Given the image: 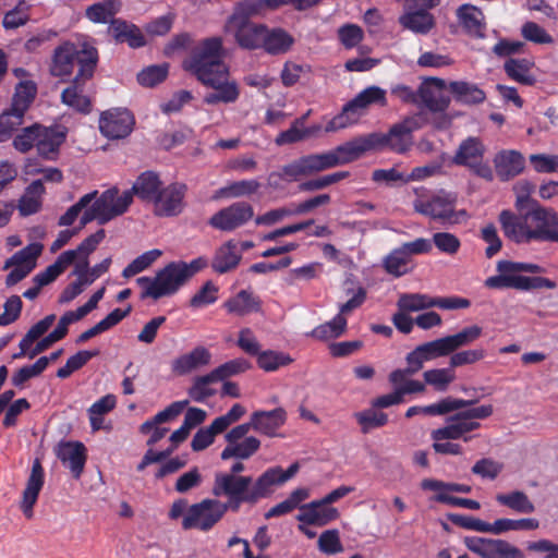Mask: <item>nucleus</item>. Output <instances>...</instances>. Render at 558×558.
Returning <instances> with one entry per match:
<instances>
[{
	"label": "nucleus",
	"instance_id": "64",
	"mask_svg": "<svg viewBox=\"0 0 558 558\" xmlns=\"http://www.w3.org/2000/svg\"><path fill=\"white\" fill-rule=\"evenodd\" d=\"M530 165L537 173H557L558 155L532 154L529 156Z\"/></svg>",
	"mask_w": 558,
	"mask_h": 558
},
{
	"label": "nucleus",
	"instance_id": "42",
	"mask_svg": "<svg viewBox=\"0 0 558 558\" xmlns=\"http://www.w3.org/2000/svg\"><path fill=\"white\" fill-rule=\"evenodd\" d=\"M412 259L399 246L393 248L383 260V267L387 274L399 278L412 271Z\"/></svg>",
	"mask_w": 558,
	"mask_h": 558
},
{
	"label": "nucleus",
	"instance_id": "58",
	"mask_svg": "<svg viewBox=\"0 0 558 558\" xmlns=\"http://www.w3.org/2000/svg\"><path fill=\"white\" fill-rule=\"evenodd\" d=\"M251 366V363L246 359L238 357L219 365L211 372L217 381H225L232 376L245 373Z\"/></svg>",
	"mask_w": 558,
	"mask_h": 558
},
{
	"label": "nucleus",
	"instance_id": "55",
	"mask_svg": "<svg viewBox=\"0 0 558 558\" xmlns=\"http://www.w3.org/2000/svg\"><path fill=\"white\" fill-rule=\"evenodd\" d=\"M217 383L213 372L206 375L197 376L189 389V396L195 402H204L206 399L216 395V390L210 384Z\"/></svg>",
	"mask_w": 558,
	"mask_h": 558
},
{
	"label": "nucleus",
	"instance_id": "60",
	"mask_svg": "<svg viewBox=\"0 0 558 558\" xmlns=\"http://www.w3.org/2000/svg\"><path fill=\"white\" fill-rule=\"evenodd\" d=\"M160 250L154 248L143 253L133 259L122 271L124 278H131L147 269L154 262L161 256Z\"/></svg>",
	"mask_w": 558,
	"mask_h": 558
},
{
	"label": "nucleus",
	"instance_id": "26",
	"mask_svg": "<svg viewBox=\"0 0 558 558\" xmlns=\"http://www.w3.org/2000/svg\"><path fill=\"white\" fill-rule=\"evenodd\" d=\"M35 267V243H29L26 247L15 253L5 262L4 268H12L7 276V284L13 286L24 279Z\"/></svg>",
	"mask_w": 558,
	"mask_h": 558
},
{
	"label": "nucleus",
	"instance_id": "43",
	"mask_svg": "<svg viewBox=\"0 0 558 558\" xmlns=\"http://www.w3.org/2000/svg\"><path fill=\"white\" fill-rule=\"evenodd\" d=\"M73 264V253L62 252L56 262L49 265L43 272L37 275V289L54 281L68 267Z\"/></svg>",
	"mask_w": 558,
	"mask_h": 558
},
{
	"label": "nucleus",
	"instance_id": "63",
	"mask_svg": "<svg viewBox=\"0 0 558 558\" xmlns=\"http://www.w3.org/2000/svg\"><path fill=\"white\" fill-rule=\"evenodd\" d=\"M168 76V64L149 65L137 74V82L145 87H154Z\"/></svg>",
	"mask_w": 558,
	"mask_h": 558
},
{
	"label": "nucleus",
	"instance_id": "22",
	"mask_svg": "<svg viewBox=\"0 0 558 558\" xmlns=\"http://www.w3.org/2000/svg\"><path fill=\"white\" fill-rule=\"evenodd\" d=\"M95 202L100 205L102 222H108L128 210L132 204V191H124L120 195L119 190L112 187L102 192Z\"/></svg>",
	"mask_w": 558,
	"mask_h": 558
},
{
	"label": "nucleus",
	"instance_id": "33",
	"mask_svg": "<svg viewBox=\"0 0 558 558\" xmlns=\"http://www.w3.org/2000/svg\"><path fill=\"white\" fill-rule=\"evenodd\" d=\"M293 44V36L286 29L281 27L268 28L266 26L262 49L267 53L274 56L286 53L291 49Z\"/></svg>",
	"mask_w": 558,
	"mask_h": 558
},
{
	"label": "nucleus",
	"instance_id": "17",
	"mask_svg": "<svg viewBox=\"0 0 558 558\" xmlns=\"http://www.w3.org/2000/svg\"><path fill=\"white\" fill-rule=\"evenodd\" d=\"M446 81L439 77H426L418 86L417 104L424 105L430 112H445L451 99L444 94Z\"/></svg>",
	"mask_w": 558,
	"mask_h": 558
},
{
	"label": "nucleus",
	"instance_id": "44",
	"mask_svg": "<svg viewBox=\"0 0 558 558\" xmlns=\"http://www.w3.org/2000/svg\"><path fill=\"white\" fill-rule=\"evenodd\" d=\"M539 527V521L535 518H522V519H497L494 523H490L492 534H502L509 531H534Z\"/></svg>",
	"mask_w": 558,
	"mask_h": 558
},
{
	"label": "nucleus",
	"instance_id": "29",
	"mask_svg": "<svg viewBox=\"0 0 558 558\" xmlns=\"http://www.w3.org/2000/svg\"><path fill=\"white\" fill-rule=\"evenodd\" d=\"M476 400H464L457 399L452 397H447L441 399L440 401L428 404V405H413L410 407L405 412L407 418H412L415 415L424 414V415H444L460 409L469 408L473 405Z\"/></svg>",
	"mask_w": 558,
	"mask_h": 558
},
{
	"label": "nucleus",
	"instance_id": "48",
	"mask_svg": "<svg viewBox=\"0 0 558 558\" xmlns=\"http://www.w3.org/2000/svg\"><path fill=\"white\" fill-rule=\"evenodd\" d=\"M426 385L432 386L436 391L445 392L456 379L454 371L449 366L445 368H433L423 373Z\"/></svg>",
	"mask_w": 558,
	"mask_h": 558
},
{
	"label": "nucleus",
	"instance_id": "3",
	"mask_svg": "<svg viewBox=\"0 0 558 558\" xmlns=\"http://www.w3.org/2000/svg\"><path fill=\"white\" fill-rule=\"evenodd\" d=\"M506 238L517 244L558 243V213L536 204L525 214L504 209L498 216Z\"/></svg>",
	"mask_w": 558,
	"mask_h": 558
},
{
	"label": "nucleus",
	"instance_id": "31",
	"mask_svg": "<svg viewBox=\"0 0 558 558\" xmlns=\"http://www.w3.org/2000/svg\"><path fill=\"white\" fill-rule=\"evenodd\" d=\"M211 353L203 345L194 348L191 352L182 354L172 362V372L178 375H186L192 371L210 363Z\"/></svg>",
	"mask_w": 558,
	"mask_h": 558
},
{
	"label": "nucleus",
	"instance_id": "30",
	"mask_svg": "<svg viewBox=\"0 0 558 558\" xmlns=\"http://www.w3.org/2000/svg\"><path fill=\"white\" fill-rule=\"evenodd\" d=\"M241 259L242 253L238 250L236 242L229 240L216 250L210 266L215 272L223 275L234 270Z\"/></svg>",
	"mask_w": 558,
	"mask_h": 558
},
{
	"label": "nucleus",
	"instance_id": "36",
	"mask_svg": "<svg viewBox=\"0 0 558 558\" xmlns=\"http://www.w3.org/2000/svg\"><path fill=\"white\" fill-rule=\"evenodd\" d=\"M160 190L159 175L154 171H145L137 177L130 191H132V197L136 195L144 202L154 203Z\"/></svg>",
	"mask_w": 558,
	"mask_h": 558
},
{
	"label": "nucleus",
	"instance_id": "7",
	"mask_svg": "<svg viewBox=\"0 0 558 558\" xmlns=\"http://www.w3.org/2000/svg\"><path fill=\"white\" fill-rule=\"evenodd\" d=\"M223 40L213 36L201 40L182 62L184 71L194 75L201 83L213 82L210 77L222 73L228 66L223 61Z\"/></svg>",
	"mask_w": 558,
	"mask_h": 558
},
{
	"label": "nucleus",
	"instance_id": "57",
	"mask_svg": "<svg viewBox=\"0 0 558 558\" xmlns=\"http://www.w3.org/2000/svg\"><path fill=\"white\" fill-rule=\"evenodd\" d=\"M99 354V350H82L70 356L64 366L57 371V377L65 379L70 377L74 372L81 369L86 365L93 357Z\"/></svg>",
	"mask_w": 558,
	"mask_h": 558
},
{
	"label": "nucleus",
	"instance_id": "2",
	"mask_svg": "<svg viewBox=\"0 0 558 558\" xmlns=\"http://www.w3.org/2000/svg\"><path fill=\"white\" fill-rule=\"evenodd\" d=\"M421 126L418 116H410L392 124L386 133L372 132L353 137L332 149L337 165L353 162L369 151L388 150L399 155L405 154L413 146V132Z\"/></svg>",
	"mask_w": 558,
	"mask_h": 558
},
{
	"label": "nucleus",
	"instance_id": "9",
	"mask_svg": "<svg viewBox=\"0 0 558 558\" xmlns=\"http://www.w3.org/2000/svg\"><path fill=\"white\" fill-rule=\"evenodd\" d=\"M386 107L387 93L384 88L372 85L361 90L353 99L348 101L340 113L335 116L325 126L326 132H336L357 122L361 111L371 106Z\"/></svg>",
	"mask_w": 558,
	"mask_h": 558
},
{
	"label": "nucleus",
	"instance_id": "4",
	"mask_svg": "<svg viewBox=\"0 0 558 558\" xmlns=\"http://www.w3.org/2000/svg\"><path fill=\"white\" fill-rule=\"evenodd\" d=\"M207 257L199 256L190 263L171 262L160 269L154 278L143 276L136 279L142 288L141 299L159 300L174 293L195 274L208 267Z\"/></svg>",
	"mask_w": 558,
	"mask_h": 558
},
{
	"label": "nucleus",
	"instance_id": "54",
	"mask_svg": "<svg viewBox=\"0 0 558 558\" xmlns=\"http://www.w3.org/2000/svg\"><path fill=\"white\" fill-rule=\"evenodd\" d=\"M111 263V257H107L99 264L89 267V259L82 260L80 263H75L71 275H82L85 282L89 286L109 270Z\"/></svg>",
	"mask_w": 558,
	"mask_h": 558
},
{
	"label": "nucleus",
	"instance_id": "56",
	"mask_svg": "<svg viewBox=\"0 0 558 558\" xmlns=\"http://www.w3.org/2000/svg\"><path fill=\"white\" fill-rule=\"evenodd\" d=\"M482 327L472 325L463 328L454 335L446 336L445 339L447 341L450 353H453L458 349L473 343L482 336Z\"/></svg>",
	"mask_w": 558,
	"mask_h": 558
},
{
	"label": "nucleus",
	"instance_id": "14",
	"mask_svg": "<svg viewBox=\"0 0 558 558\" xmlns=\"http://www.w3.org/2000/svg\"><path fill=\"white\" fill-rule=\"evenodd\" d=\"M135 119L128 109H111L101 113L99 130L101 134L110 140L124 138L131 134Z\"/></svg>",
	"mask_w": 558,
	"mask_h": 558
},
{
	"label": "nucleus",
	"instance_id": "40",
	"mask_svg": "<svg viewBox=\"0 0 558 558\" xmlns=\"http://www.w3.org/2000/svg\"><path fill=\"white\" fill-rule=\"evenodd\" d=\"M131 306L129 305L126 310L121 308H114L112 312H110L104 319L98 322L95 326L92 328L85 330L82 332L77 339L76 343H84L92 339L93 337H96L110 328L117 326L121 320H123L129 314L131 313Z\"/></svg>",
	"mask_w": 558,
	"mask_h": 558
},
{
	"label": "nucleus",
	"instance_id": "6",
	"mask_svg": "<svg viewBox=\"0 0 558 558\" xmlns=\"http://www.w3.org/2000/svg\"><path fill=\"white\" fill-rule=\"evenodd\" d=\"M267 3L264 0H242L238 2L228 17L226 31L233 34L236 44L248 50L262 48L266 25L250 19L259 14Z\"/></svg>",
	"mask_w": 558,
	"mask_h": 558
},
{
	"label": "nucleus",
	"instance_id": "28",
	"mask_svg": "<svg viewBox=\"0 0 558 558\" xmlns=\"http://www.w3.org/2000/svg\"><path fill=\"white\" fill-rule=\"evenodd\" d=\"M253 429L268 437L277 436V430L284 425L287 412L279 407L270 411H255L251 414Z\"/></svg>",
	"mask_w": 558,
	"mask_h": 558
},
{
	"label": "nucleus",
	"instance_id": "59",
	"mask_svg": "<svg viewBox=\"0 0 558 558\" xmlns=\"http://www.w3.org/2000/svg\"><path fill=\"white\" fill-rule=\"evenodd\" d=\"M290 363H292L290 355L282 352L266 350L259 352L257 355V365L265 372L277 371L279 367L289 365Z\"/></svg>",
	"mask_w": 558,
	"mask_h": 558
},
{
	"label": "nucleus",
	"instance_id": "50",
	"mask_svg": "<svg viewBox=\"0 0 558 558\" xmlns=\"http://www.w3.org/2000/svg\"><path fill=\"white\" fill-rule=\"evenodd\" d=\"M187 403V400L172 402L165 410L158 412L153 418L144 422L140 427L141 433L148 434L156 425L166 423L177 417L179 414H181Z\"/></svg>",
	"mask_w": 558,
	"mask_h": 558
},
{
	"label": "nucleus",
	"instance_id": "8",
	"mask_svg": "<svg viewBox=\"0 0 558 558\" xmlns=\"http://www.w3.org/2000/svg\"><path fill=\"white\" fill-rule=\"evenodd\" d=\"M337 162L332 150L303 155L282 166L279 171L270 172L267 183L271 189L278 190L282 187V181L288 183L299 181L302 178L338 167Z\"/></svg>",
	"mask_w": 558,
	"mask_h": 558
},
{
	"label": "nucleus",
	"instance_id": "32",
	"mask_svg": "<svg viewBox=\"0 0 558 558\" xmlns=\"http://www.w3.org/2000/svg\"><path fill=\"white\" fill-rule=\"evenodd\" d=\"M485 151V145L480 137L469 136L460 143L452 162L469 168L474 162L483 159Z\"/></svg>",
	"mask_w": 558,
	"mask_h": 558
},
{
	"label": "nucleus",
	"instance_id": "21",
	"mask_svg": "<svg viewBox=\"0 0 558 558\" xmlns=\"http://www.w3.org/2000/svg\"><path fill=\"white\" fill-rule=\"evenodd\" d=\"M496 174L502 182L510 181L525 170V158L515 149H501L493 159Z\"/></svg>",
	"mask_w": 558,
	"mask_h": 558
},
{
	"label": "nucleus",
	"instance_id": "27",
	"mask_svg": "<svg viewBox=\"0 0 558 558\" xmlns=\"http://www.w3.org/2000/svg\"><path fill=\"white\" fill-rule=\"evenodd\" d=\"M108 34L116 44H128L133 49L142 48L146 45V38L141 28L122 19H112L110 21Z\"/></svg>",
	"mask_w": 558,
	"mask_h": 558
},
{
	"label": "nucleus",
	"instance_id": "45",
	"mask_svg": "<svg viewBox=\"0 0 558 558\" xmlns=\"http://www.w3.org/2000/svg\"><path fill=\"white\" fill-rule=\"evenodd\" d=\"M260 447V441L254 436L245 437L241 442H234L227 445L221 452L222 460H229L236 458L245 460L251 458Z\"/></svg>",
	"mask_w": 558,
	"mask_h": 558
},
{
	"label": "nucleus",
	"instance_id": "49",
	"mask_svg": "<svg viewBox=\"0 0 558 558\" xmlns=\"http://www.w3.org/2000/svg\"><path fill=\"white\" fill-rule=\"evenodd\" d=\"M260 183L255 179L241 180L219 189L215 195L218 197H242L248 196L258 191Z\"/></svg>",
	"mask_w": 558,
	"mask_h": 558
},
{
	"label": "nucleus",
	"instance_id": "10",
	"mask_svg": "<svg viewBox=\"0 0 558 558\" xmlns=\"http://www.w3.org/2000/svg\"><path fill=\"white\" fill-rule=\"evenodd\" d=\"M458 196L453 192L439 191L428 199H415L413 208L416 213L442 223H459L468 218L465 209L456 210Z\"/></svg>",
	"mask_w": 558,
	"mask_h": 558
},
{
	"label": "nucleus",
	"instance_id": "51",
	"mask_svg": "<svg viewBox=\"0 0 558 558\" xmlns=\"http://www.w3.org/2000/svg\"><path fill=\"white\" fill-rule=\"evenodd\" d=\"M497 276H522V272L527 274H543L545 268L538 264L524 263V262H512L501 259L497 263Z\"/></svg>",
	"mask_w": 558,
	"mask_h": 558
},
{
	"label": "nucleus",
	"instance_id": "61",
	"mask_svg": "<svg viewBox=\"0 0 558 558\" xmlns=\"http://www.w3.org/2000/svg\"><path fill=\"white\" fill-rule=\"evenodd\" d=\"M363 434L369 433L373 428L383 427L388 423V415L384 412L365 410L354 414Z\"/></svg>",
	"mask_w": 558,
	"mask_h": 558
},
{
	"label": "nucleus",
	"instance_id": "15",
	"mask_svg": "<svg viewBox=\"0 0 558 558\" xmlns=\"http://www.w3.org/2000/svg\"><path fill=\"white\" fill-rule=\"evenodd\" d=\"M68 132V128L60 123L50 126L37 123V156L48 160L57 159Z\"/></svg>",
	"mask_w": 558,
	"mask_h": 558
},
{
	"label": "nucleus",
	"instance_id": "20",
	"mask_svg": "<svg viewBox=\"0 0 558 558\" xmlns=\"http://www.w3.org/2000/svg\"><path fill=\"white\" fill-rule=\"evenodd\" d=\"M228 76L229 70L226 69L222 73L210 77L213 82L202 83L214 89V92L205 95L204 102L206 105L231 104L238 100L240 96L239 87L235 82H229Z\"/></svg>",
	"mask_w": 558,
	"mask_h": 558
},
{
	"label": "nucleus",
	"instance_id": "46",
	"mask_svg": "<svg viewBox=\"0 0 558 558\" xmlns=\"http://www.w3.org/2000/svg\"><path fill=\"white\" fill-rule=\"evenodd\" d=\"M347 318L337 314L330 322L315 327L311 336L317 340L326 341L340 337L347 329Z\"/></svg>",
	"mask_w": 558,
	"mask_h": 558
},
{
	"label": "nucleus",
	"instance_id": "35",
	"mask_svg": "<svg viewBox=\"0 0 558 558\" xmlns=\"http://www.w3.org/2000/svg\"><path fill=\"white\" fill-rule=\"evenodd\" d=\"M457 17L463 29L473 36H483L485 28L484 14L473 4H462L457 9Z\"/></svg>",
	"mask_w": 558,
	"mask_h": 558
},
{
	"label": "nucleus",
	"instance_id": "34",
	"mask_svg": "<svg viewBox=\"0 0 558 558\" xmlns=\"http://www.w3.org/2000/svg\"><path fill=\"white\" fill-rule=\"evenodd\" d=\"M449 90L454 100L462 105L473 106L483 104L486 99L485 92L476 84L465 81H453L449 84Z\"/></svg>",
	"mask_w": 558,
	"mask_h": 558
},
{
	"label": "nucleus",
	"instance_id": "19",
	"mask_svg": "<svg viewBox=\"0 0 558 558\" xmlns=\"http://www.w3.org/2000/svg\"><path fill=\"white\" fill-rule=\"evenodd\" d=\"M480 427L481 423L464 420L458 412L447 418V424L444 427L434 429L430 437L433 440H457L462 438L464 441H470L472 436H468V434Z\"/></svg>",
	"mask_w": 558,
	"mask_h": 558
},
{
	"label": "nucleus",
	"instance_id": "12",
	"mask_svg": "<svg viewBox=\"0 0 558 558\" xmlns=\"http://www.w3.org/2000/svg\"><path fill=\"white\" fill-rule=\"evenodd\" d=\"M464 545L481 558H525L519 547L501 538L469 536L464 538Z\"/></svg>",
	"mask_w": 558,
	"mask_h": 558
},
{
	"label": "nucleus",
	"instance_id": "62",
	"mask_svg": "<svg viewBox=\"0 0 558 558\" xmlns=\"http://www.w3.org/2000/svg\"><path fill=\"white\" fill-rule=\"evenodd\" d=\"M303 124L304 118L295 119L288 130L282 131L277 135L275 143L278 146H282L287 144H294L306 138L312 132L310 130H301L300 126H303Z\"/></svg>",
	"mask_w": 558,
	"mask_h": 558
},
{
	"label": "nucleus",
	"instance_id": "39",
	"mask_svg": "<svg viewBox=\"0 0 558 558\" xmlns=\"http://www.w3.org/2000/svg\"><path fill=\"white\" fill-rule=\"evenodd\" d=\"M533 65L534 63L525 58H509L504 64V70L512 81L525 86H533L536 83V77L531 73Z\"/></svg>",
	"mask_w": 558,
	"mask_h": 558
},
{
	"label": "nucleus",
	"instance_id": "37",
	"mask_svg": "<svg viewBox=\"0 0 558 558\" xmlns=\"http://www.w3.org/2000/svg\"><path fill=\"white\" fill-rule=\"evenodd\" d=\"M228 313L244 316L250 313H257L262 310V301L253 292L241 290L236 295L227 300L223 304Z\"/></svg>",
	"mask_w": 558,
	"mask_h": 558
},
{
	"label": "nucleus",
	"instance_id": "5",
	"mask_svg": "<svg viewBox=\"0 0 558 558\" xmlns=\"http://www.w3.org/2000/svg\"><path fill=\"white\" fill-rule=\"evenodd\" d=\"M98 59V50L95 47L65 41L54 49L49 71L52 76L62 81L69 78L75 68L77 73L74 77H93Z\"/></svg>",
	"mask_w": 558,
	"mask_h": 558
},
{
	"label": "nucleus",
	"instance_id": "38",
	"mask_svg": "<svg viewBox=\"0 0 558 558\" xmlns=\"http://www.w3.org/2000/svg\"><path fill=\"white\" fill-rule=\"evenodd\" d=\"M428 8L405 12L399 17V23L407 29L416 34H427L435 26V17Z\"/></svg>",
	"mask_w": 558,
	"mask_h": 558
},
{
	"label": "nucleus",
	"instance_id": "52",
	"mask_svg": "<svg viewBox=\"0 0 558 558\" xmlns=\"http://www.w3.org/2000/svg\"><path fill=\"white\" fill-rule=\"evenodd\" d=\"M435 298L422 293H404L400 295L397 306L403 312H417L434 307Z\"/></svg>",
	"mask_w": 558,
	"mask_h": 558
},
{
	"label": "nucleus",
	"instance_id": "24",
	"mask_svg": "<svg viewBox=\"0 0 558 558\" xmlns=\"http://www.w3.org/2000/svg\"><path fill=\"white\" fill-rule=\"evenodd\" d=\"M339 518V511L322 500H313L300 507L296 520L301 523L315 526H324Z\"/></svg>",
	"mask_w": 558,
	"mask_h": 558
},
{
	"label": "nucleus",
	"instance_id": "23",
	"mask_svg": "<svg viewBox=\"0 0 558 558\" xmlns=\"http://www.w3.org/2000/svg\"><path fill=\"white\" fill-rule=\"evenodd\" d=\"M184 193L185 186L177 183L161 189L154 202L155 214L165 217L179 215L183 209Z\"/></svg>",
	"mask_w": 558,
	"mask_h": 558
},
{
	"label": "nucleus",
	"instance_id": "41",
	"mask_svg": "<svg viewBox=\"0 0 558 558\" xmlns=\"http://www.w3.org/2000/svg\"><path fill=\"white\" fill-rule=\"evenodd\" d=\"M496 501L517 513L530 514L535 511V506L529 496L522 490H511L506 494H497Z\"/></svg>",
	"mask_w": 558,
	"mask_h": 558
},
{
	"label": "nucleus",
	"instance_id": "18",
	"mask_svg": "<svg viewBox=\"0 0 558 558\" xmlns=\"http://www.w3.org/2000/svg\"><path fill=\"white\" fill-rule=\"evenodd\" d=\"M57 457L71 471L75 480L81 477L87 460V449L83 442L75 440L59 442Z\"/></svg>",
	"mask_w": 558,
	"mask_h": 558
},
{
	"label": "nucleus",
	"instance_id": "16",
	"mask_svg": "<svg viewBox=\"0 0 558 558\" xmlns=\"http://www.w3.org/2000/svg\"><path fill=\"white\" fill-rule=\"evenodd\" d=\"M485 287L489 289H515L531 291L538 289H555L557 283L545 277L535 276H492L485 280Z\"/></svg>",
	"mask_w": 558,
	"mask_h": 558
},
{
	"label": "nucleus",
	"instance_id": "1",
	"mask_svg": "<svg viewBox=\"0 0 558 558\" xmlns=\"http://www.w3.org/2000/svg\"><path fill=\"white\" fill-rule=\"evenodd\" d=\"M248 478L232 475H215L211 493L216 498H205L193 504L183 515L182 529L210 531L228 511L238 512L243 504L256 505L264 495V482L248 492Z\"/></svg>",
	"mask_w": 558,
	"mask_h": 558
},
{
	"label": "nucleus",
	"instance_id": "13",
	"mask_svg": "<svg viewBox=\"0 0 558 558\" xmlns=\"http://www.w3.org/2000/svg\"><path fill=\"white\" fill-rule=\"evenodd\" d=\"M254 216L253 206L246 202H236L214 214L208 223L214 229L231 232L246 222Z\"/></svg>",
	"mask_w": 558,
	"mask_h": 558
},
{
	"label": "nucleus",
	"instance_id": "47",
	"mask_svg": "<svg viewBox=\"0 0 558 558\" xmlns=\"http://www.w3.org/2000/svg\"><path fill=\"white\" fill-rule=\"evenodd\" d=\"M119 11L117 0H104L94 3L86 9V17L93 23L105 24L113 19Z\"/></svg>",
	"mask_w": 558,
	"mask_h": 558
},
{
	"label": "nucleus",
	"instance_id": "11",
	"mask_svg": "<svg viewBox=\"0 0 558 558\" xmlns=\"http://www.w3.org/2000/svg\"><path fill=\"white\" fill-rule=\"evenodd\" d=\"M245 469L242 462H235L230 470V473H217L216 475H232L234 477H245L250 480L247 485V490L252 492L257 487L259 481L264 482V495L260 497V500L269 497L274 493V487L277 485H282L290 478H292L299 471L300 465L298 462L292 463L286 471L280 466H274L267 469L264 473H262L256 481H253L252 476L240 475Z\"/></svg>",
	"mask_w": 558,
	"mask_h": 558
},
{
	"label": "nucleus",
	"instance_id": "25",
	"mask_svg": "<svg viewBox=\"0 0 558 558\" xmlns=\"http://www.w3.org/2000/svg\"><path fill=\"white\" fill-rule=\"evenodd\" d=\"M92 77H73L70 85L61 93V102L81 114L93 110L92 99L85 94V84Z\"/></svg>",
	"mask_w": 558,
	"mask_h": 558
},
{
	"label": "nucleus",
	"instance_id": "53",
	"mask_svg": "<svg viewBox=\"0 0 558 558\" xmlns=\"http://www.w3.org/2000/svg\"><path fill=\"white\" fill-rule=\"evenodd\" d=\"M105 238L106 231L104 229H99L83 240L76 248L68 250L66 252L73 253V264L75 265V263L88 260L90 254L97 250L98 245L104 241Z\"/></svg>",
	"mask_w": 558,
	"mask_h": 558
}]
</instances>
